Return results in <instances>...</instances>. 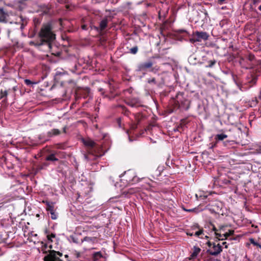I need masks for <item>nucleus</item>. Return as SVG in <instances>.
I'll return each mask as SVG.
<instances>
[{
  "mask_svg": "<svg viewBox=\"0 0 261 261\" xmlns=\"http://www.w3.org/2000/svg\"><path fill=\"white\" fill-rule=\"evenodd\" d=\"M38 35L40 39L39 41H37L36 43L31 42V44H34L38 46L46 44L49 48H50L51 42L56 39V34L53 30L51 23L47 22L43 24Z\"/></svg>",
  "mask_w": 261,
  "mask_h": 261,
  "instance_id": "f257e3e1",
  "label": "nucleus"
},
{
  "mask_svg": "<svg viewBox=\"0 0 261 261\" xmlns=\"http://www.w3.org/2000/svg\"><path fill=\"white\" fill-rule=\"evenodd\" d=\"M240 129L237 127H233L228 130H225L224 133L217 134L215 136V140L219 142L227 138L229 139H238L240 137Z\"/></svg>",
  "mask_w": 261,
  "mask_h": 261,
  "instance_id": "f03ea898",
  "label": "nucleus"
},
{
  "mask_svg": "<svg viewBox=\"0 0 261 261\" xmlns=\"http://www.w3.org/2000/svg\"><path fill=\"white\" fill-rule=\"evenodd\" d=\"M83 144L87 147H89L88 150V154H85V157L87 160H96L101 156V154H94L93 153V149L95 146L96 143L90 139L83 140Z\"/></svg>",
  "mask_w": 261,
  "mask_h": 261,
  "instance_id": "7ed1b4c3",
  "label": "nucleus"
},
{
  "mask_svg": "<svg viewBox=\"0 0 261 261\" xmlns=\"http://www.w3.org/2000/svg\"><path fill=\"white\" fill-rule=\"evenodd\" d=\"M183 92H178L177 93L175 99L179 105V107L181 110H187L189 108L190 102L184 97Z\"/></svg>",
  "mask_w": 261,
  "mask_h": 261,
  "instance_id": "20e7f679",
  "label": "nucleus"
},
{
  "mask_svg": "<svg viewBox=\"0 0 261 261\" xmlns=\"http://www.w3.org/2000/svg\"><path fill=\"white\" fill-rule=\"evenodd\" d=\"M62 253L59 251L50 250L49 253L44 258V261H63L58 256H62Z\"/></svg>",
  "mask_w": 261,
  "mask_h": 261,
  "instance_id": "39448f33",
  "label": "nucleus"
},
{
  "mask_svg": "<svg viewBox=\"0 0 261 261\" xmlns=\"http://www.w3.org/2000/svg\"><path fill=\"white\" fill-rule=\"evenodd\" d=\"M222 251V246L220 244L213 243V246L206 251V252L213 256H217Z\"/></svg>",
  "mask_w": 261,
  "mask_h": 261,
  "instance_id": "423d86ee",
  "label": "nucleus"
},
{
  "mask_svg": "<svg viewBox=\"0 0 261 261\" xmlns=\"http://www.w3.org/2000/svg\"><path fill=\"white\" fill-rule=\"evenodd\" d=\"M190 122L188 117L180 120L179 124H177L175 127L173 128L174 132H179L181 133L183 131L185 127H187L186 125Z\"/></svg>",
  "mask_w": 261,
  "mask_h": 261,
  "instance_id": "0eeeda50",
  "label": "nucleus"
},
{
  "mask_svg": "<svg viewBox=\"0 0 261 261\" xmlns=\"http://www.w3.org/2000/svg\"><path fill=\"white\" fill-rule=\"evenodd\" d=\"M193 36L196 37V41L200 42L202 40H206L209 37L208 34L205 32L196 31L193 33Z\"/></svg>",
  "mask_w": 261,
  "mask_h": 261,
  "instance_id": "6e6552de",
  "label": "nucleus"
},
{
  "mask_svg": "<svg viewBox=\"0 0 261 261\" xmlns=\"http://www.w3.org/2000/svg\"><path fill=\"white\" fill-rule=\"evenodd\" d=\"M192 230L194 231V236L200 237L202 238V237H200L202 235H204L203 229L199 226L198 224L193 225L191 227Z\"/></svg>",
  "mask_w": 261,
  "mask_h": 261,
  "instance_id": "1a4fd4ad",
  "label": "nucleus"
},
{
  "mask_svg": "<svg viewBox=\"0 0 261 261\" xmlns=\"http://www.w3.org/2000/svg\"><path fill=\"white\" fill-rule=\"evenodd\" d=\"M98 240L97 237H85L82 240V243H86L87 245H93L98 243Z\"/></svg>",
  "mask_w": 261,
  "mask_h": 261,
  "instance_id": "9d476101",
  "label": "nucleus"
},
{
  "mask_svg": "<svg viewBox=\"0 0 261 261\" xmlns=\"http://www.w3.org/2000/svg\"><path fill=\"white\" fill-rule=\"evenodd\" d=\"M77 95H79L80 96L83 97L84 98L87 97H91L90 89L89 88H85L78 91L76 93Z\"/></svg>",
  "mask_w": 261,
  "mask_h": 261,
  "instance_id": "9b49d317",
  "label": "nucleus"
},
{
  "mask_svg": "<svg viewBox=\"0 0 261 261\" xmlns=\"http://www.w3.org/2000/svg\"><path fill=\"white\" fill-rule=\"evenodd\" d=\"M42 202L46 205V210L49 213L55 211V202L49 201L48 200H43Z\"/></svg>",
  "mask_w": 261,
  "mask_h": 261,
  "instance_id": "f8f14e48",
  "label": "nucleus"
},
{
  "mask_svg": "<svg viewBox=\"0 0 261 261\" xmlns=\"http://www.w3.org/2000/svg\"><path fill=\"white\" fill-rule=\"evenodd\" d=\"M221 203L218 202L211 205V210L215 213L219 214L221 210Z\"/></svg>",
  "mask_w": 261,
  "mask_h": 261,
  "instance_id": "ddd939ff",
  "label": "nucleus"
},
{
  "mask_svg": "<svg viewBox=\"0 0 261 261\" xmlns=\"http://www.w3.org/2000/svg\"><path fill=\"white\" fill-rule=\"evenodd\" d=\"M152 63L150 61L145 62L139 64L138 66V71H143L147 68H149L152 67Z\"/></svg>",
  "mask_w": 261,
  "mask_h": 261,
  "instance_id": "4468645a",
  "label": "nucleus"
},
{
  "mask_svg": "<svg viewBox=\"0 0 261 261\" xmlns=\"http://www.w3.org/2000/svg\"><path fill=\"white\" fill-rule=\"evenodd\" d=\"M238 139H230L229 140H226L223 142V145L228 148H233L234 145L237 143V140Z\"/></svg>",
  "mask_w": 261,
  "mask_h": 261,
  "instance_id": "2eb2a0df",
  "label": "nucleus"
},
{
  "mask_svg": "<svg viewBox=\"0 0 261 261\" xmlns=\"http://www.w3.org/2000/svg\"><path fill=\"white\" fill-rule=\"evenodd\" d=\"M61 133V132L59 129L54 128L47 133V136L49 138H51L54 136L60 135Z\"/></svg>",
  "mask_w": 261,
  "mask_h": 261,
  "instance_id": "dca6fc26",
  "label": "nucleus"
},
{
  "mask_svg": "<svg viewBox=\"0 0 261 261\" xmlns=\"http://www.w3.org/2000/svg\"><path fill=\"white\" fill-rule=\"evenodd\" d=\"M103 257V255L101 251L95 252L92 255V261H99Z\"/></svg>",
  "mask_w": 261,
  "mask_h": 261,
  "instance_id": "f3484780",
  "label": "nucleus"
},
{
  "mask_svg": "<svg viewBox=\"0 0 261 261\" xmlns=\"http://www.w3.org/2000/svg\"><path fill=\"white\" fill-rule=\"evenodd\" d=\"M135 118V121L137 122H135L132 125V128L133 129H135L137 127V125L139 123L140 121L144 118L143 115H134Z\"/></svg>",
  "mask_w": 261,
  "mask_h": 261,
  "instance_id": "a211bd4d",
  "label": "nucleus"
},
{
  "mask_svg": "<svg viewBox=\"0 0 261 261\" xmlns=\"http://www.w3.org/2000/svg\"><path fill=\"white\" fill-rule=\"evenodd\" d=\"M7 13L2 8H0V22H6Z\"/></svg>",
  "mask_w": 261,
  "mask_h": 261,
  "instance_id": "6ab92c4d",
  "label": "nucleus"
},
{
  "mask_svg": "<svg viewBox=\"0 0 261 261\" xmlns=\"http://www.w3.org/2000/svg\"><path fill=\"white\" fill-rule=\"evenodd\" d=\"M205 228H208V230L210 231V232L217 230V229L216 228L214 224H213L212 222H209L207 223L206 226H205Z\"/></svg>",
  "mask_w": 261,
  "mask_h": 261,
  "instance_id": "aec40b11",
  "label": "nucleus"
},
{
  "mask_svg": "<svg viewBox=\"0 0 261 261\" xmlns=\"http://www.w3.org/2000/svg\"><path fill=\"white\" fill-rule=\"evenodd\" d=\"M108 24V19L105 18L103 19L100 22L99 27L100 30L103 31L107 27Z\"/></svg>",
  "mask_w": 261,
  "mask_h": 261,
  "instance_id": "412c9836",
  "label": "nucleus"
},
{
  "mask_svg": "<svg viewBox=\"0 0 261 261\" xmlns=\"http://www.w3.org/2000/svg\"><path fill=\"white\" fill-rule=\"evenodd\" d=\"M45 233L46 234V237L48 241L50 242H53L52 239L56 237V234L54 233L49 234V231L47 229L45 230Z\"/></svg>",
  "mask_w": 261,
  "mask_h": 261,
  "instance_id": "4be33fe9",
  "label": "nucleus"
},
{
  "mask_svg": "<svg viewBox=\"0 0 261 261\" xmlns=\"http://www.w3.org/2000/svg\"><path fill=\"white\" fill-rule=\"evenodd\" d=\"M200 251H201V249L200 248L196 247V246H194V251L191 254L192 257L195 258V257H197V255L200 253Z\"/></svg>",
  "mask_w": 261,
  "mask_h": 261,
  "instance_id": "5701e85b",
  "label": "nucleus"
},
{
  "mask_svg": "<svg viewBox=\"0 0 261 261\" xmlns=\"http://www.w3.org/2000/svg\"><path fill=\"white\" fill-rule=\"evenodd\" d=\"M45 160H46V161H59V159L55 156V155L54 153H51V154L48 155V156H47L45 158Z\"/></svg>",
  "mask_w": 261,
  "mask_h": 261,
  "instance_id": "b1692460",
  "label": "nucleus"
},
{
  "mask_svg": "<svg viewBox=\"0 0 261 261\" xmlns=\"http://www.w3.org/2000/svg\"><path fill=\"white\" fill-rule=\"evenodd\" d=\"M249 241L250 244H252L253 246H256L257 247L261 249V242L258 243L253 238H249Z\"/></svg>",
  "mask_w": 261,
  "mask_h": 261,
  "instance_id": "393cba45",
  "label": "nucleus"
},
{
  "mask_svg": "<svg viewBox=\"0 0 261 261\" xmlns=\"http://www.w3.org/2000/svg\"><path fill=\"white\" fill-rule=\"evenodd\" d=\"M234 232V231L233 230H229L228 232L223 234L224 239H222V240H226L229 237L232 236Z\"/></svg>",
  "mask_w": 261,
  "mask_h": 261,
  "instance_id": "a878e982",
  "label": "nucleus"
},
{
  "mask_svg": "<svg viewBox=\"0 0 261 261\" xmlns=\"http://www.w3.org/2000/svg\"><path fill=\"white\" fill-rule=\"evenodd\" d=\"M149 186H150V187L155 188V190H160V184H159L156 182L152 181L149 184Z\"/></svg>",
  "mask_w": 261,
  "mask_h": 261,
  "instance_id": "bb28decb",
  "label": "nucleus"
},
{
  "mask_svg": "<svg viewBox=\"0 0 261 261\" xmlns=\"http://www.w3.org/2000/svg\"><path fill=\"white\" fill-rule=\"evenodd\" d=\"M218 229L214 231L215 236L216 239H217L219 241L222 240V239H224L223 234H221L220 233L218 232Z\"/></svg>",
  "mask_w": 261,
  "mask_h": 261,
  "instance_id": "cd10ccee",
  "label": "nucleus"
},
{
  "mask_svg": "<svg viewBox=\"0 0 261 261\" xmlns=\"http://www.w3.org/2000/svg\"><path fill=\"white\" fill-rule=\"evenodd\" d=\"M216 62H217L216 60H214V59L213 60L208 61V65H206V67H207V68L213 67L216 63Z\"/></svg>",
  "mask_w": 261,
  "mask_h": 261,
  "instance_id": "c85d7f7f",
  "label": "nucleus"
},
{
  "mask_svg": "<svg viewBox=\"0 0 261 261\" xmlns=\"http://www.w3.org/2000/svg\"><path fill=\"white\" fill-rule=\"evenodd\" d=\"M152 119V120L150 121L149 125L150 126H155L156 125V118L155 117V115H154V117H153Z\"/></svg>",
  "mask_w": 261,
  "mask_h": 261,
  "instance_id": "c756f323",
  "label": "nucleus"
},
{
  "mask_svg": "<svg viewBox=\"0 0 261 261\" xmlns=\"http://www.w3.org/2000/svg\"><path fill=\"white\" fill-rule=\"evenodd\" d=\"M8 92L7 90H1L0 98H7Z\"/></svg>",
  "mask_w": 261,
  "mask_h": 261,
  "instance_id": "7c9ffc66",
  "label": "nucleus"
},
{
  "mask_svg": "<svg viewBox=\"0 0 261 261\" xmlns=\"http://www.w3.org/2000/svg\"><path fill=\"white\" fill-rule=\"evenodd\" d=\"M138 48L137 46H134L130 49V53L132 54H136L138 52Z\"/></svg>",
  "mask_w": 261,
  "mask_h": 261,
  "instance_id": "2f4dec72",
  "label": "nucleus"
},
{
  "mask_svg": "<svg viewBox=\"0 0 261 261\" xmlns=\"http://www.w3.org/2000/svg\"><path fill=\"white\" fill-rule=\"evenodd\" d=\"M51 215V218L53 220H56L57 218V215L55 212V210L50 213Z\"/></svg>",
  "mask_w": 261,
  "mask_h": 261,
  "instance_id": "473e14b6",
  "label": "nucleus"
},
{
  "mask_svg": "<svg viewBox=\"0 0 261 261\" xmlns=\"http://www.w3.org/2000/svg\"><path fill=\"white\" fill-rule=\"evenodd\" d=\"M187 234L191 237L194 236V231L192 230V229L191 230H189L187 232Z\"/></svg>",
  "mask_w": 261,
  "mask_h": 261,
  "instance_id": "72a5a7b5",
  "label": "nucleus"
},
{
  "mask_svg": "<svg viewBox=\"0 0 261 261\" xmlns=\"http://www.w3.org/2000/svg\"><path fill=\"white\" fill-rule=\"evenodd\" d=\"M24 82V83L28 86H30L34 84L31 80L29 79H25Z\"/></svg>",
  "mask_w": 261,
  "mask_h": 261,
  "instance_id": "f704fd0d",
  "label": "nucleus"
},
{
  "mask_svg": "<svg viewBox=\"0 0 261 261\" xmlns=\"http://www.w3.org/2000/svg\"><path fill=\"white\" fill-rule=\"evenodd\" d=\"M148 83L149 84H156V82L155 78H152V79H149L148 80Z\"/></svg>",
  "mask_w": 261,
  "mask_h": 261,
  "instance_id": "c9c22d12",
  "label": "nucleus"
},
{
  "mask_svg": "<svg viewBox=\"0 0 261 261\" xmlns=\"http://www.w3.org/2000/svg\"><path fill=\"white\" fill-rule=\"evenodd\" d=\"M182 209L184 211H186V212H196V208H192V209H186L184 207H182Z\"/></svg>",
  "mask_w": 261,
  "mask_h": 261,
  "instance_id": "e433bc0d",
  "label": "nucleus"
},
{
  "mask_svg": "<svg viewBox=\"0 0 261 261\" xmlns=\"http://www.w3.org/2000/svg\"><path fill=\"white\" fill-rule=\"evenodd\" d=\"M116 122L119 127H121V119L120 118H118L116 120Z\"/></svg>",
  "mask_w": 261,
  "mask_h": 261,
  "instance_id": "4c0bfd02",
  "label": "nucleus"
},
{
  "mask_svg": "<svg viewBox=\"0 0 261 261\" xmlns=\"http://www.w3.org/2000/svg\"><path fill=\"white\" fill-rule=\"evenodd\" d=\"M177 32L179 34L186 33V34H188L187 31L185 30H182V29L178 30L177 31Z\"/></svg>",
  "mask_w": 261,
  "mask_h": 261,
  "instance_id": "58836bf2",
  "label": "nucleus"
},
{
  "mask_svg": "<svg viewBox=\"0 0 261 261\" xmlns=\"http://www.w3.org/2000/svg\"><path fill=\"white\" fill-rule=\"evenodd\" d=\"M257 103V98H255L254 100H252L251 106V107L254 106H255L256 105Z\"/></svg>",
  "mask_w": 261,
  "mask_h": 261,
  "instance_id": "ea45409f",
  "label": "nucleus"
},
{
  "mask_svg": "<svg viewBox=\"0 0 261 261\" xmlns=\"http://www.w3.org/2000/svg\"><path fill=\"white\" fill-rule=\"evenodd\" d=\"M160 175V172L159 171H158V170H156L155 171H154V173H153V174L152 175V176L153 177H154L155 176H158V175Z\"/></svg>",
  "mask_w": 261,
  "mask_h": 261,
  "instance_id": "a19ab883",
  "label": "nucleus"
},
{
  "mask_svg": "<svg viewBox=\"0 0 261 261\" xmlns=\"http://www.w3.org/2000/svg\"><path fill=\"white\" fill-rule=\"evenodd\" d=\"M196 40V37L193 36V37L192 38L190 39V42L192 43H194L196 42H198Z\"/></svg>",
  "mask_w": 261,
  "mask_h": 261,
  "instance_id": "79ce46f5",
  "label": "nucleus"
},
{
  "mask_svg": "<svg viewBox=\"0 0 261 261\" xmlns=\"http://www.w3.org/2000/svg\"><path fill=\"white\" fill-rule=\"evenodd\" d=\"M68 127L67 126V125H65L63 127V132L65 134L67 132V129H68Z\"/></svg>",
  "mask_w": 261,
  "mask_h": 261,
  "instance_id": "37998d69",
  "label": "nucleus"
},
{
  "mask_svg": "<svg viewBox=\"0 0 261 261\" xmlns=\"http://www.w3.org/2000/svg\"><path fill=\"white\" fill-rule=\"evenodd\" d=\"M118 108L122 109L123 111H124L125 112H126V108L124 106L120 105L118 106Z\"/></svg>",
  "mask_w": 261,
  "mask_h": 261,
  "instance_id": "c03bdc74",
  "label": "nucleus"
},
{
  "mask_svg": "<svg viewBox=\"0 0 261 261\" xmlns=\"http://www.w3.org/2000/svg\"><path fill=\"white\" fill-rule=\"evenodd\" d=\"M209 248H211L213 246V243H212L210 241H207L206 243Z\"/></svg>",
  "mask_w": 261,
  "mask_h": 261,
  "instance_id": "a18cd8bd",
  "label": "nucleus"
},
{
  "mask_svg": "<svg viewBox=\"0 0 261 261\" xmlns=\"http://www.w3.org/2000/svg\"><path fill=\"white\" fill-rule=\"evenodd\" d=\"M218 142H217L216 140H215V142H214L213 143H212V146H211V148H214V147H215L217 146V145L218 144Z\"/></svg>",
  "mask_w": 261,
  "mask_h": 261,
  "instance_id": "49530a36",
  "label": "nucleus"
},
{
  "mask_svg": "<svg viewBox=\"0 0 261 261\" xmlns=\"http://www.w3.org/2000/svg\"><path fill=\"white\" fill-rule=\"evenodd\" d=\"M82 29L84 30H87V25L86 24L82 25Z\"/></svg>",
  "mask_w": 261,
  "mask_h": 261,
  "instance_id": "de8ad7c7",
  "label": "nucleus"
},
{
  "mask_svg": "<svg viewBox=\"0 0 261 261\" xmlns=\"http://www.w3.org/2000/svg\"><path fill=\"white\" fill-rule=\"evenodd\" d=\"M134 102H128V104L130 105L132 107H133L134 106V103H135L136 102H137V100L136 99L134 100Z\"/></svg>",
  "mask_w": 261,
  "mask_h": 261,
  "instance_id": "09e8293b",
  "label": "nucleus"
},
{
  "mask_svg": "<svg viewBox=\"0 0 261 261\" xmlns=\"http://www.w3.org/2000/svg\"><path fill=\"white\" fill-rule=\"evenodd\" d=\"M222 245L225 246V248H228V244H227V242H223L222 243Z\"/></svg>",
  "mask_w": 261,
  "mask_h": 261,
  "instance_id": "8fccbe9b",
  "label": "nucleus"
},
{
  "mask_svg": "<svg viewBox=\"0 0 261 261\" xmlns=\"http://www.w3.org/2000/svg\"><path fill=\"white\" fill-rule=\"evenodd\" d=\"M133 90L132 89H127L125 91V92L126 93L128 92V93H131V92H132Z\"/></svg>",
  "mask_w": 261,
  "mask_h": 261,
  "instance_id": "3c124183",
  "label": "nucleus"
},
{
  "mask_svg": "<svg viewBox=\"0 0 261 261\" xmlns=\"http://www.w3.org/2000/svg\"><path fill=\"white\" fill-rule=\"evenodd\" d=\"M249 246H250V244H249V243H247L246 244V246L247 247H249Z\"/></svg>",
  "mask_w": 261,
  "mask_h": 261,
  "instance_id": "603ef678",
  "label": "nucleus"
},
{
  "mask_svg": "<svg viewBox=\"0 0 261 261\" xmlns=\"http://www.w3.org/2000/svg\"><path fill=\"white\" fill-rule=\"evenodd\" d=\"M213 260H214V259L212 258H210L207 259V261H213Z\"/></svg>",
  "mask_w": 261,
  "mask_h": 261,
  "instance_id": "864d4df0",
  "label": "nucleus"
},
{
  "mask_svg": "<svg viewBox=\"0 0 261 261\" xmlns=\"http://www.w3.org/2000/svg\"><path fill=\"white\" fill-rule=\"evenodd\" d=\"M258 10L261 11V5L259 6Z\"/></svg>",
  "mask_w": 261,
  "mask_h": 261,
  "instance_id": "5fc2aeb1",
  "label": "nucleus"
},
{
  "mask_svg": "<svg viewBox=\"0 0 261 261\" xmlns=\"http://www.w3.org/2000/svg\"><path fill=\"white\" fill-rule=\"evenodd\" d=\"M259 99L261 100V91H260V95L259 96Z\"/></svg>",
  "mask_w": 261,
  "mask_h": 261,
  "instance_id": "6e6d98bb",
  "label": "nucleus"
},
{
  "mask_svg": "<svg viewBox=\"0 0 261 261\" xmlns=\"http://www.w3.org/2000/svg\"><path fill=\"white\" fill-rule=\"evenodd\" d=\"M223 226H222L220 227L219 229H220V230H221V229H223Z\"/></svg>",
  "mask_w": 261,
  "mask_h": 261,
  "instance_id": "4d7b16f0",
  "label": "nucleus"
},
{
  "mask_svg": "<svg viewBox=\"0 0 261 261\" xmlns=\"http://www.w3.org/2000/svg\"><path fill=\"white\" fill-rule=\"evenodd\" d=\"M233 115H228V119L229 120L230 116H232Z\"/></svg>",
  "mask_w": 261,
  "mask_h": 261,
  "instance_id": "13d9d810",
  "label": "nucleus"
},
{
  "mask_svg": "<svg viewBox=\"0 0 261 261\" xmlns=\"http://www.w3.org/2000/svg\"><path fill=\"white\" fill-rule=\"evenodd\" d=\"M95 249V248H94V247H91V248H89V249Z\"/></svg>",
  "mask_w": 261,
  "mask_h": 261,
  "instance_id": "bf43d9fd",
  "label": "nucleus"
},
{
  "mask_svg": "<svg viewBox=\"0 0 261 261\" xmlns=\"http://www.w3.org/2000/svg\"><path fill=\"white\" fill-rule=\"evenodd\" d=\"M205 238L206 239H208V238H209V237H208L207 236H205Z\"/></svg>",
  "mask_w": 261,
  "mask_h": 261,
  "instance_id": "052dcab7",
  "label": "nucleus"
},
{
  "mask_svg": "<svg viewBox=\"0 0 261 261\" xmlns=\"http://www.w3.org/2000/svg\"><path fill=\"white\" fill-rule=\"evenodd\" d=\"M252 227H257V226H254L253 224V225H252Z\"/></svg>",
  "mask_w": 261,
  "mask_h": 261,
  "instance_id": "680f3d73",
  "label": "nucleus"
},
{
  "mask_svg": "<svg viewBox=\"0 0 261 261\" xmlns=\"http://www.w3.org/2000/svg\"><path fill=\"white\" fill-rule=\"evenodd\" d=\"M95 29L96 30H98V28L97 27H95Z\"/></svg>",
  "mask_w": 261,
  "mask_h": 261,
  "instance_id": "e2e57ef3",
  "label": "nucleus"
},
{
  "mask_svg": "<svg viewBox=\"0 0 261 261\" xmlns=\"http://www.w3.org/2000/svg\"><path fill=\"white\" fill-rule=\"evenodd\" d=\"M65 257H68V255H65Z\"/></svg>",
  "mask_w": 261,
  "mask_h": 261,
  "instance_id": "0e129e2a",
  "label": "nucleus"
},
{
  "mask_svg": "<svg viewBox=\"0 0 261 261\" xmlns=\"http://www.w3.org/2000/svg\"><path fill=\"white\" fill-rule=\"evenodd\" d=\"M216 261H221L220 259H216Z\"/></svg>",
  "mask_w": 261,
  "mask_h": 261,
  "instance_id": "69168bd1",
  "label": "nucleus"
},
{
  "mask_svg": "<svg viewBox=\"0 0 261 261\" xmlns=\"http://www.w3.org/2000/svg\"><path fill=\"white\" fill-rule=\"evenodd\" d=\"M108 97L110 99H111V98L110 97V96H108Z\"/></svg>",
  "mask_w": 261,
  "mask_h": 261,
  "instance_id": "338daca9",
  "label": "nucleus"
},
{
  "mask_svg": "<svg viewBox=\"0 0 261 261\" xmlns=\"http://www.w3.org/2000/svg\"><path fill=\"white\" fill-rule=\"evenodd\" d=\"M159 44H160V42H158V43H157V45H159Z\"/></svg>",
  "mask_w": 261,
  "mask_h": 261,
  "instance_id": "774afa93",
  "label": "nucleus"
}]
</instances>
